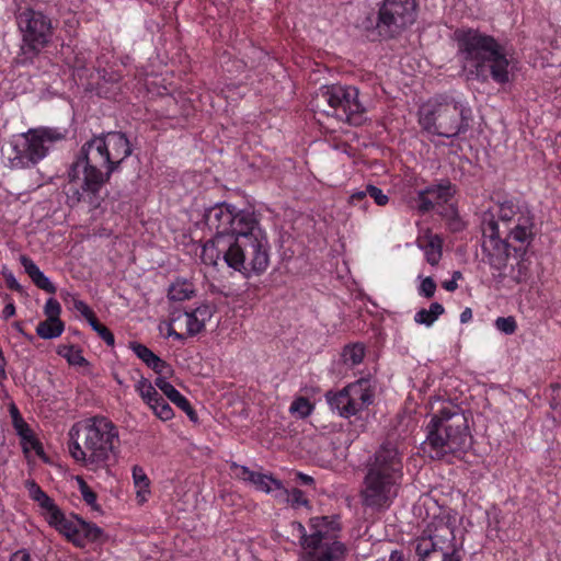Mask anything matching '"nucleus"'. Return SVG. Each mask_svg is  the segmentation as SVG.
Masks as SVG:
<instances>
[{
  "label": "nucleus",
  "mask_w": 561,
  "mask_h": 561,
  "mask_svg": "<svg viewBox=\"0 0 561 561\" xmlns=\"http://www.w3.org/2000/svg\"><path fill=\"white\" fill-rule=\"evenodd\" d=\"M416 0H382L379 4L376 28L383 38L400 35L415 20Z\"/></svg>",
  "instance_id": "obj_15"
},
{
  "label": "nucleus",
  "mask_w": 561,
  "mask_h": 561,
  "mask_svg": "<svg viewBox=\"0 0 561 561\" xmlns=\"http://www.w3.org/2000/svg\"><path fill=\"white\" fill-rule=\"evenodd\" d=\"M77 482L79 485L80 493L82 495L83 501L93 510L99 511L100 506L96 502L98 495L89 486V484L84 481L83 478L77 477Z\"/></svg>",
  "instance_id": "obj_34"
},
{
  "label": "nucleus",
  "mask_w": 561,
  "mask_h": 561,
  "mask_svg": "<svg viewBox=\"0 0 561 561\" xmlns=\"http://www.w3.org/2000/svg\"><path fill=\"white\" fill-rule=\"evenodd\" d=\"M13 327L16 329V331H18V332H20L21 334H23V335H25V336H26V334H25V332H24V329H23V325H22V323H21V322H14V323H13ZM27 337H28L30 340L32 339V336H28V335H27Z\"/></svg>",
  "instance_id": "obj_57"
},
{
  "label": "nucleus",
  "mask_w": 561,
  "mask_h": 561,
  "mask_svg": "<svg viewBox=\"0 0 561 561\" xmlns=\"http://www.w3.org/2000/svg\"><path fill=\"white\" fill-rule=\"evenodd\" d=\"M365 356V347L360 343L350 344L343 348L342 358L344 364L356 366L360 364Z\"/></svg>",
  "instance_id": "obj_30"
},
{
  "label": "nucleus",
  "mask_w": 561,
  "mask_h": 561,
  "mask_svg": "<svg viewBox=\"0 0 561 561\" xmlns=\"http://www.w3.org/2000/svg\"><path fill=\"white\" fill-rule=\"evenodd\" d=\"M221 254V261L230 268L249 274H262L270 265V243L261 225V215L253 209H240L237 222Z\"/></svg>",
  "instance_id": "obj_3"
},
{
  "label": "nucleus",
  "mask_w": 561,
  "mask_h": 561,
  "mask_svg": "<svg viewBox=\"0 0 561 561\" xmlns=\"http://www.w3.org/2000/svg\"><path fill=\"white\" fill-rule=\"evenodd\" d=\"M20 434L22 438L30 444L31 448L36 451L37 455L43 453L42 444L34 437L30 428H26L25 431L21 430Z\"/></svg>",
  "instance_id": "obj_46"
},
{
  "label": "nucleus",
  "mask_w": 561,
  "mask_h": 561,
  "mask_svg": "<svg viewBox=\"0 0 561 561\" xmlns=\"http://www.w3.org/2000/svg\"><path fill=\"white\" fill-rule=\"evenodd\" d=\"M419 247L424 250V254L426 257V261L432 266H435L438 264V262L442 259V245L443 240L438 234H432L430 233L426 236V243L423 244L422 241L419 239Z\"/></svg>",
  "instance_id": "obj_23"
},
{
  "label": "nucleus",
  "mask_w": 561,
  "mask_h": 561,
  "mask_svg": "<svg viewBox=\"0 0 561 561\" xmlns=\"http://www.w3.org/2000/svg\"><path fill=\"white\" fill-rule=\"evenodd\" d=\"M131 472L134 484L137 488V499L142 503L147 500V495L150 493V480L144 468L138 465L133 467Z\"/></svg>",
  "instance_id": "obj_27"
},
{
  "label": "nucleus",
  "mask_w": 561,
  "mask_h": 561,
  "mask_svg": "<svg viewBox=\"0 0 561 561\" xmlns=\"http://www.w3.org/2000/svg\"><path fill=\"white\" fill-rule=\"evenodd\" d=\"M187 327V311H174L171 313L168 334L179 341L185 340Z\"/></svg>",
  "instance_id": "obj_25"
},
{
  "label": "nucleus",
  "mask_w": 561,
  "mask_h": 561,
  "mask_svg": "<svg viewBox=\"0 0 561 561\" xmlns=\"http://www.w3.org/2000/svg\"><path fill=\"white\" fill-rule=\"evenodd\" d=\"M131 152V145L122 131L93 136L85 141L67 169L66 204L71 208L85 204L90 210L98 209L104 201L102 190Z\"/></svg>",
  "instance_id": "obj_1"
},
{
  "label": "nucleus",
  "mask_w": 561,
  "mask_h": 561,
  "mask_svg": "<svg viewBox=\"0 0 561 561\" xmlns=\"http://www.w3.org/2000/svg\"><path fill=\"white\" fill-rule=\"evenodd\" d=\"M253 486L257 491L271 493L273 491L283 489V483L279 480L275 479L271 474H265V473L259 472V474L255 478V481L253 483Z\"/></svg>",
  "instance_id": "obj_31"
},
{
  "label": "nucleus",
  "mask_w": 561,
  "mask_h": 561,
  "mask_svg": "<svg viewBox=\"0 0 561 561\" xmlns=\"http://www.w3.org/2000/svg\"><path fill=\"white\" fill-rule=\"evenodd\" d=\"M456 194V186L449 180H440L420 190L414 198L413 208L424 215L434 209L435 206L447 204Z\"/></svg>",
  "instance_id": "obj_19"
},
{
  "label": "nucleus",
  "mask_w": 561,
  "mask_h": 561,
  "mask_svg": "<svg viewBox=\"0 0 561 561\" xmlns=\"http://www.w3.org/2000/svg\"><path fill=\"white\" fill-rule=\"evenodd\" d=\"M374 391L366 379H359L336 393H327V400L333 410L343 417H351L373 403Z\"/></svg>",
  "instance_id": "obj_17"
},
{
  "label": "nucleus",
  "mask_w": 561,
  "mask_h": 561,
  "mask_svg": "<svg viewBox=\"0 0 561 561\" xmlns=\"http://www.w3.org/2000/svg\"><path fill=\"white\" fill-rule=\"evenodd\" d=\"M68 450L71 457L92 471L103 469L115 461L119 453L116 425L105 416H92L69 430Z\"/></svg>",
  "instance_id": "obj_4"
},
{
  "label": "nucleus",
  "mask_w": 561,
  "mask_h": 561,
  "mask_svg": "<svg viewBox=\"0 0 561 561\" xmlns=\"http://www.w3.org/2000/svg\"><path fill=\"white\" fill-rule=\"evenodd\" d=\"M2 276H3V278L5 280V285L9 289L18 291V293L23 291L22 286L19 284V282L16 280L15 276L13 275V273L11 271L3 268Z\"/></svg>",
  "instance_id": "obj_47"
},
{
  "label": "nucleus",
  "mask_w": 561,
  "mask_h": 561,
  "mask_svg": "<svg viewBox=\"0 0 561 561\" xmlns=\"http://www.w3.org/2000/svg\"><path fill=\"white\" fill-rule=\"evenodd\" d=\"M495 328L505 334H513L517 329V323L515 318L512 316L499 317L495 320Z\"/></svg>",
  "instance_id": "obj_40"
},
{
  "label": "nucleus",
  "mask_w": 561,
  "mask_h": 561,
  "mask_svg": "<svg viewBox=\"0 0 561 561\" xmlns=\"http://www.w3.org/2000/svg\"><path fill=\"white\" fill-rule=\"evenodd\" d=\"M62 138L64 135L57 129H30L15 140L14 157L11 158L12 164L24 168L37 163L47 154L50 146Z\"/></svg>",
  "instance_id": "obj_14"
},
{
  "label": "nucleus",
  "mask_w": 561,
  "mask_h": 561,
  "mask_svg": "<svg viewBox=\"0 0 561 561\" xmlns=\"http://www.w3.org/2000/svg\"><path fill=\"white\" fill-rule=\"evenodd\" d=\"M457 514L440 510L415 539L420 561H462V543L455 536Z\"/></svg>",
  "instance_id": "obj_9"
},
{
  "label": "nucleus",
  "mask_w": 561,
  "mask_h": 561,
  "mask_svg": "<svg viewBox=\"0 0 561 561\" xmlns=\"http://www.w3.org/2000/svg\"><path fill=\"white\" fill-rule=\"evenodd\" d=\"M150 408L152 409L153 413L162 421H168L173 417V410L162 396H160L157 399V403H152Z\"/></svg>",
  "instance_id": "obj_38"
},
{
  "label": "nucleus",
  "mask_w": 561,
  "mask_h": 561,
  "mask_svg": "<svg viewBox=\"0 0 561 561\" xmlns=\"http://www.w3.org/2000/svg\"><path fill=\"white\" fill-rule=\"evenodd\" d=\"M482 252L485 262L494 270L502 271L506 267L510 257L508 243L501 232L499 222L493 215H485L482 222Z\"/></svg>",
  "instance_id": "obj_18"
},
{
  "label": "nucleus",
  "mask_w": 561,
  "mask_h": 561,
  "mask_svg": "<svg viewBox=\"0 0 561 561\" xmlns=\"http://www.w3.org/2000/svg\"><path fill=\"white\" fill-rule=\"evenodd\" d=\"M20 262L24 267L25 273L39 289L48 294L56 293V286L49 280L48 277L44 275V273L38 268L32 259L26 255H21Z\"/></svg>",
  "instance_id": "obj_20"
},
{
  "label": "nucleus",
  "mask_w": 561,
  "mask_h": 561,
  "mask_svg": "<svg viewBox=\"0 0 561 561\" xmlns=\"http://www.w3.org/2000/svg\"><path fill=\"white\" fill-rule=\"evenodd\" d=\"M472 318V311L470 308H465V310L460 313V322L467 323Z\"/></svg>",
  "instance_id": "obj_54"
},
{
  "label": "nucleus",
  "mask_w": 561,
  "mask_h": 561,
  "mask_svg": "<svg viewBox=\"0 0 561 561\" xmlns=\"http://www.w3.org/2000/svg\"><path fill=\"white\" fill-rule=\"evenodd\" d=\"M368 195L367 188L365 191H357L350 196V204L356 205L366 199Z\"/></svg>",
  "instance_id": "obj_49"
},
{
  "label": "nucleus",
  "mask_w": 561,
  "mask_h": 561,
  "mask_svg": "<svg viewBox=\"0 0 561 561\" xmlns=\"http://www.w3.org/2000/svg\"><path fill=\"white\" fill-rule=\"evenodd\" d=\"M9 561H32V557L26 549H20L12 553Z\"/></svg>",
  "instance_id": "obj_48"
},
{
  "label": "nucleus",
  "mask_w": 561,
  "mask_h": 561,
  "mask_svg": "<svg viewBox=\"0 0 561 561\" xmlns=\"http://www.w3.org/2000/svg\"><path fill=\"white\" fill-rule=\"evenodd\" d=\"M289 411L293 414H296L299 417L305 419L312 413L313 404L309 401V399L305 397H298L293 401Z\"/></svg>",
  "instance_id": "obj_35"
},
{
  "label": "nucleus",
  "mask_w": 561,
  "mask_h": 561,
  "mask_svg": "<svg viewBox=\"0 0 561 561\" xmlns=\"http://www.w3.org/2000/svg\"><path fill=\"white\" fill-rule=\"evenodd\" d=\"M459 278H461V273L459 271H455L453 274V279L457 282Z\"/></svg>",
  "instance_id": "obj_58"
},
{
  "label": "nucleus",
  "mask_w": 561,
  "mask_h": 561,
  "mask_svg": "<svg viewBox=\"0 0 561 561\" xmlns=\"http://www.w3.org/2000/svg\"><path fill=\"white\" fill-rule=\"evenodd\" d=\"M417 115L423 130L453 138L469 129L471 111L451 98H435L422 104Z\"/></svg>",
  "instance_id": "obj_10"
},
{
  "label": "nucleus",
  "mask_w": 561,
  "mask_h": 561,
  "mask_svg": "<svg viewBox=\"0 0 561 561\" xmlns=\"http://www.w3.org/2000/svg\"><path fill=\"white\" fill-rule=\"evenodd\" d=\"M73 308L89 322L95 317L94 311L83 301L72 297Z\"/></svg>",
  "instance_id": "obj_45"
},
{
  "label": "nucleus",
  "mask_w": 561,
  "mask_h": 561,
  "mask_svg": "<svg viewBox=\"0 0 561 561\" xmlns=\"http://www.w3.org/2000/svg\"><path fill=\"white\" fill-rule=\"evenodd\" d=\"M436 291V283L432 277H426L422 280L419 287V294L425 298H432Z\"/></svg>",
  "instance_id": "obj_44"
},
{
  "label": "nucleus",
  "mask_w": 561,
  "mask_h": 561,
  "mask_svg": "<svg viewBox=\"0 0 561 561\" xmlns=\"http://www.w3.org/2000/svg\"><path fill=\"white\" fill-rule=\"evenodd\" d=\"M213 316L209 305H202L192 311H187L186 335L194 336L205 329V323Z\"/></svg>",
  "instance_id": "obj_21"
},
{
  "label": "nucleus",
  "mask_w": 561,
  "mask_h": 561,
  "mask_svg": "<svg viewBox=\"0 0 561 561\" xmlns=\"http://www.w3.org/2000/svg\"><path fill=\"white\" fill-rule=\"evenodd\" d=\"M89 324L92 327V329L99 334V336L108 345L114 346L115 339L114 334L111 332V330L102 324L96 316L93 317L92 320L89 321Z\"/></svg>",
  "instance_id": "obj_37"
},
{
  "label": "nucleus",
  "mask_w": 561,
  "mask_h": 561,
  "mask_svg": "<svg viewBox=\"0 0 561 561\" xmlns=\"http://www.w3.org/2000/svg\"><path fill=\"white\" fill-rule=\"evenodd\" d=\"M57 354L64 357L70 366L80 367L82 371H91V364L83 357L79 346L68 344L59 345Z\"/></svg>",
  "instance_id": "obj_22"
},
{
  "label": "nucleus",
  "mask_w": 561,
  "mask_h": 561,
  "mask_svg": "<svg viewBox=\"0 0 561 561\" xmlns=\"http://www.w3.org/2000/svg\"><path fill=\"white\" fill-rule=\"evenodd\" d=\"M16 23L22 34L19 62L21 65L33 64L34 59L53 39V22L43 12L26 8L16 15Z\"/></svg>",
  "instance_id": "obj_12"
},
{
  "label": "nucleus",
  "mask_w": 561,
  "mask_h": 561,
  "mask_svg": "<svg viewBox=\"0 0 561 561\" xmlns=\"http://www.w3.org/2000/svg\"><path fill=\"white\" fill-rule=\"evenodd\" d=\"M44 312L47 319H50L53 321L60 320L61 307L58 300H56L55 298H49L45 304Z\"/></svg>",
  "instance_id": "obj_42"
},
{
  "label": "nucleus",
  "mask_w": 561,
  "mask_h": 561,
  "mask_svg": "<svg viewBox=\"0 0 561 561\" xmlns=\"http://www.w3.org/2000/svg\"><path fill=\"white\" fill-rule=\"evenodd\" d=\"M296 481L302 485H313L314 479L311 476L305 474L302 472H298L296 474Z\"/></svg>",
  "instance_id": "obj_50"
},
{
  "label": "nucleus",
  "mask_w": 561,
  "mask_h": 561,
  "mask_svg": "<svg viewBox=\"0 0 561 561\" xmlns=\"http://www.w3.org/2000/svg\"><path fill=\"white\" fill-rule=\"evenodd\" d=\"M157 375H159L158 378H163L167 380L169 377L173 375V369L170 364H168L165 360L161 359L159 356L154 359L150 367Z\"/></svg>",
  "instance_id": "obj_41"
},
{
  "label": "nucleus",
  "mask_w": 561,
  "mask_h": 561,
  "mask_svg": "<svg viewBox=\"0 0 561 561\" xmlns=\"http://www.w3.org/2000/svg\"><path fill=\"white\" fill-rule=\"evenodd\" d=\"M25 486L30 499L37 503L48 525L73 546L84 548L89 543L104 540L105 536L102 528L94 523L85 522L78 515L66 516L55 501L34 480H27Z\"/></svg>",
  "instance_id": "obj_8"
},
{
  "label": "nucleus",
  "mask_w": 561,
  "mask_h": 561,
  "mask_svg": "<svg viewBox=\"0 0 561 561\" xmlns=\"http://www.w3.org/2000/svg\"><path fill=\"white\" fill-rule=\"evenodd\" d=\"M454 36L458 53L466 62L474 67L478 77H485L489 70L495 82L505 84L510 81V61L493 36L474 28H458Z\"/></svg>",
  "instance_id": "obj_6"
},
{
  "label": "nucleus",
  "mask_w": 561,
  "mask_h": 561,
  "mask_svg": "<svg viewBox=\"0 0 561 561\" xmlns=\"http://www.w3.org/2000/svg\"><path fill=\"white\" fill-rule=\"evenodd\" d=\"M15 314V306L13 302H9L8 305L4 306L3 310H2V317L4 320L13 317Z\"/></svg>",
  "instance_id": "obj_51"
},
{
  "label": "nucleus",
  "mask_w": 561,
  "mask_h": 561,
  "mask_svg": "<svg viewBox=\"0 0 561 561\" xmlns=\"http://www.w3.org/2000/svg\"><path fill=\"white\" fill-rule=\"evenodd\" d=\"M230 469L234 473L236 478L248 482L253 485L255 478L257 477L259 472L251 470L250 468L245 466L238 465L236 462H232L230 466Z\"/></svg>",
  "instance_id": "obj_39"
},
{
  "label": "nucleus",
  "mask_w": 561,
  "mask_h": 561,
  "mask_svg": "<svg viewBox=\"0 0 561 561\" xmlns=\"http://www.w3.org/2000/svg\"><path fill=\"white\" fill-rule=\"evenodd\" d=\"M64 330L65 324L61 320L46 319L37 324L36 334L44 340H50L60 336Z\"/></svg>",
  "instance_id": "obj_26"
},
{
  "label": "nucleus",
  "mask_w": 561,
  "mask_h": 561,
  "mask_svg": "<svg viewBox=\"0 0 561 561\" xmlns=\"http://www.w3.org/2000/svg\"><path fill=\"white\" fill-rule=\"evenodd\" d=\"M445 312L443 305L432 302L430 309H421L414 316V321L419 324L432 325Z\"/></svg>",
  "instance_id": "obj_28"
},
{
  "label": "nucleus",
  "mask_w": 561,
  "mask_h": 561,
  "mask_svg": "<svg viewBox=\"0 0 561 561\" xmlns=\"http://www.w3.org/2000/svg\"><path fill=\"white\" fill-rule=\"evenodd\" d=\"M239 210L234 205L226 202L206 209L204 221L213 236L202 249L201 259L204 264L217 266L221 261V254L231 239Z\"/></svg>",
  "instance_id": "obj_11"
},
{
  "label": "nucleus",
  "mask_w": 561,
  "mask_h": 561,
  "mask_svg": "<svg viewBox=\"0 0 561 561\" xmlns=\"http://www.w3.org/2000/svg\"><path fill=\"white\" fill-rule=\"evenodd\" d=\"M181 410H183L187 414V416L190 417L191 421H194V422L197 421V414L188 401H187V407L184 405L181 408Z\"/></svg>",
  "instance_id": "obj_52"
},
{
  "label": "nucleus",
  "mask_w": 561,
  "mask_h": 561,
  "mask_svg": "<svg viewBox=\"0 0 561 561\" xmlns=\"http://www.w3.org/2000/svg\"><path fill=\"white\" fill-rule=\"evenodd\" d=\"M320 98L331 108V112H324L341 122L362 126L367 119L366 107L359 101V90L354 85H325L320 91Z\"/></svg>",
  "instance_id": "obj_13"
},
{
  "label": "nucleus",
  "mask_w": 561,
  "mask_h": 561,
  "mask_svg": "<svg viewBox=\"0 0 561 561\" xmlns=\"http://www.w3.org/2000/svg\"><path fill=\"white\" fill-rule=\"evenodd\" d=\"M368 195L374 199L378 206H386L389 202V197L377 186L373 184L367 185Z\"/></svg>",
  "instance_id": "obj_43"
},
{
  "label": "nucleus",
  "mask_w": 561,
  "mask_h": 561,
  "mask_svg": "<svg viewBox=\"0 0 561 561\" xmlns=\"http://www.w3.org/2000/svg\"><path fill=\"white\" fill-rule=\"evenodd\" d=\"M403 479V454L394 443H382L365 461L359 489L360 504L381 512L388 510L399 494Z\"/></svg>",
  "instance_id": "obj_2"
},
{
  "label": "nucleus",
  "mask_w": 561,
  "mask_h": 561,
  "mask_svg": "<svg viewBox=\"0 0 561 561\" xmlns=\"http://www.w3.org/2000/svg\"><path fill=\"white\" fill-rule=\"evenodd\" d=\"M195 295V286L186 279H176L168 290V297L172 301H184Z\"/></svg>",
  "instance_id": "obj_24"
},
{
  "label": "nucleus",
  "mask_w": 561,
  "mask_h": 561,
  "mask_svg": "<svg viewBox=\"0 0 561 561\" xmlns=\"http://www.w3.org/2000/svg\"><path fill=\"white\" fill-rule=\"evenodd\" d=\"M5 366L7 359L4 355H0V381L7 379Z\"/></svg>",
  "instance_id": "obj_53"
},
{
  "label": "nucleus",
  "mask_w": 561,
  "mask_h": 561,
  "mask_svg": "<svg viewBox=\"0 0 561 561\" xmlns=\"http://www.w3.org/2000/svg\"><path fill=\"white\" fill-rule=\"evenodd\" d=\"M472 435L465 411L447 402L426 425L424 451L434 460L454 463L470 449Z\"/></svg>",
  "instance_id": "obj_5"
},
{
  "label": "nucleus",
  "mask_w": 561,
  "mask_h": 561,
  "mask_svg": "<svg viewBox=\"0 0 561 561\" xmlns=\"http://www.w3.org/2000/svg\"><path fill=\"white\" fill-rule=\"evenodd\" d=\"M137 391L140 393L144 401L150 407L152 403H157V399L161 396L152 383L146 379L141 378L136 385Z\"/></svg>",
  "instance_id": "obj_32"
},
{
  "label": "nucleus",
  "mask_w": 561,
  "mask_h": 561,
  "mask_svg": "<svg viewBox=\"0 0 561 561\" xmlns=\"http://www.w3.org/2000/svg\"><path fill=\"white\" fill-rule=\"evenodd\" d=\"M443 287L447 290V291H455L458 287L457 283L455 279H449V280H445L443 283Z\"/></svg>",
  "instance_id": "obj_55"
},
{
  "label": "nucleus",
  "mask_w": 561,
  "mask_h": 561,
  "mask_svg": "<svg viewBox=\"0 0 561 561\" xmlns=\"http://www.w3.org/2000/svg\"><path fill=\"white\" fill-rule=\"evenodd\" d=\"M279 491L286 495L287 503L290 504V506L294 508H298L300 506H309V500L300 489L294 488L288 490L283 486V489Z\"/></svg>",
  "instance_id": "obj_33"
},
{
  "label": "nucleus",
  "mask_w": 561,
  "mask_h": 561,
  "mask_svg": "<svg viewBox=\"0 0 561 561\" xmlns=\"http://www.w3.org/2000/svg\"><path fill=\"white\" fill-rule=\"evenodd\" d=\"M301 551L298 561H344L347 547L341 540L342 524L339 515L316 516L309 519L310 534L294 522Z\"/></svg>",
  "instance_id": "obj_7"
},
{
  "label": "nucleus",
  "mask_w": 561,
  "mask_h": 561,
  "mask_svg": "<svg viewBox=\"0 0 561 561\" xmlns=\"http://www.w3.org/2000/svg\"><path fill=\"white\" fill-rule=\"evenodd\" d=\"M154 385L180 409L184 405L187 407L188 400L182 396L168 380H164L163 378H157Z\"/></svg>",
  "instance_id": "obj_29"
},
{
  "label": "nucleus",
  "mask_w": 561,
  "mask_h": 561,
  "mask_svg": "<svg viewBox=\"0 0 561 561\" xmlns=\"http://www.w3.org/2000/svg\"><path fill=\"white\" fill-rule=\"evenodd\" d=\"M130 348L149 368L158 356L146 345L137 342L130 343Z\"/></svg>",
  "instance_id": "obj_36"
},
{
  "label": "nucleus",
  "mask_w": 561,
  "mask_h": 561,
  "mask_svg": "<svg viewBox=\"0 0 561 561\" xmlns=\"http://www.w3.org/2000/svg\"><path fill=\"white\" fill-rule=\"evenodd\" d=\"M497 218L504 237L522 243L533 237L534 216L526 205L505 201L499 205Z\"/></svg>",
  "instance_id": "obj_16"
},
{
  "label": "nucleus",
  "mask_w": 561,
  "mask_h": 561,
  "mask_svg": "<svg viewBox=\"0 0 561 561\" xmlns=\"http://www.w3.org/2000/svg\"><path fill=\"white\" fill-rule=\"evenodd\" d=\"M389 561H403V553L402 551L394 550L391 552Z\"/></svg>",
  "instance_id": "obj_56"
}]
</instances>
